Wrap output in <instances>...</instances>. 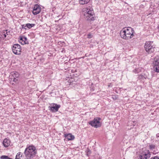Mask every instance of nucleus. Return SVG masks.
I'll list each match as a JSON object with an SVG mask.
<instances>
[{
    "label": "nucleus",
    "mask_w": 159,
    "mask_h": 159,
    "mask_svg": "<svg viewBox=\"0 0 159 159\" xmlns=\"http://www.w3.org/2000/svg\"><path fill=\"white\" fill-rule=\"evenodd\" d=\"M134 31L130 27H126L121 30L120 34L121 37L125 39H129L134 36Z\"/></svg>",
    "instance_id": "nucleus-1"
},
{
    "label": "nucleus",
    "mask_w": 159,
    "mask_h": 159,
    "mask_svg": "<svg viewBox=\"0 0 159 159\" xmlns=\"http://www.w3.org/2000/svg\"><path fill=\"white\" fill-rule=\"evenodd\" d=\"M84 16L85 19L88 21H91L94 20L95 17L93 8L89 7L84 9Z\"/></svg>",
    "instance_id": "nucleus-2"
},
{
    "label": "nucleus",
    "mask_w": 159,
    "mask_h": 159,
    "mask_svg": "<svg viewBox=\"0 0 159 159\" xmlns=\"http://www.w3.org/2000/svg\"><path fill=\"white\" fill-rule=\"evenodd\" d=\"M37 153L36 148L32 145L26 148L25 151V156L28 159H31L35 157Z\"/></svg>",
    "instance_id": "nucleus-3"
},
{
    "label": "nucleus",
    "mask_w": 159,
    "mask_h": 159,
    "mask_svg": "<svg viewBox=\"0 0 159 159\" xmlns=\"http://www.w3.org/2000/svg\"><path fill=\"white\" fill-rule=\"evenodd\" d=\"M144 49L149 53L153 52L155 51V46L153 44V42H146L144 45Z\"/></svg>",
    "instance_id": "nucleus-4"
},
{
    "label": "nucleus",
    "mask_w": 159,
    "mask_h": 159,
    "mask_svg": "<svg viewBox=\"0 0 159 159\" xmlns=\"http://www.w3.org/2000/svg\"><path fill=\"white\" fill-rule=\"evenodd\" d=\"M101 118L99 117H96L92 120L89 122V124L92 127L98 128L101 126V123L100 122Z\"/></svg>",
    "instance_id": "nucleus-5"
},
{
    "label": "nucleus",
    "mask_w": 159,
    "mask_h": 159,
    "mask_svg": "<svg viewBox=\"0 0 159 159\" xmlns=\"http://www.w3.org/2000/svg\"><path fill=\"white\" fill-rule=\"evenodd\" d=\"M12 50L13 52L15 54L17 55L20 54L21 50L20 45L18 44H15L13 46Z\"/></svg>",
    "instance_id": "nucleus-6"
},
{
    "label": "nucleus",
    "mask_w": 159,
    "mask_h": 159,
    "mask_svg": "<svg viewBox=\"0 0 159 159\" xmlns=\"http://www.w3.org/2000/svg\"><path fill=\"white\" fill-rule=\"evenodd\" d=\"M10 79H11V81H13L16 82L18 80L17 78L19 76V73L17 72H12L10 73Z\"/></svg>",
    "instance_id": "nucleus-7"
},
{
    "label": "nucleus",
    "mask_w": 159,
    "mask_h": 159,
    "mask_svg": "<svg viewBox=\"0 0 159 159\" xmlns=\"http://www.w3.org/2000/svg\"><path fill=\"white\" fill-rule=\"evenodd\" d=\"M51 105L52 107H50V109L51 111L52 112L57 111L59 108L61 107L60 105H58L54 103H52Z\"/></svg>",
    "instance_id": "nucleus-8"
},
{
    "label": "nucleus",
    "mask_w": 159,
    "mask_h": 159,
    "mask_svg": "<svg viewBox=\"0 0 159 159\" xmlns=\"http://www.w3.org/2000/svg\"><path fill=\"white\" fill-rule=\"evenodd\" d=\"M41 10V8L40 7L38 4H36L33 8L32 12L34 15H36L40 13Z\"/></svg>",
    "instance_id": "nucleus-9"
},
{
    "label": "nucleus",
    "mask_w": 159,
    "mask_h": 159,
    "mask_svg": "<svg viewBox=\"0 0 159 159\" xmlns=\"http://www.w3.org/2000/svg\"><path fill=\"white\" fill-rule=\"evenodd\" d=\"M150 157V153L148 152L147 153H142L141 155H139V158L137 159H148Z\"/></svg>",
    "instance_id": "nucleus-10"
},
{
    "label": "nucleus",
    "mask_w": 159,
    "mask_h": 159,
    "mask_svg": "<svg viewBox=\"0 0 159 159\" xmlns=\"http://www.w3.org/2000/svg\"><path fill=\"white\" fill-rule=\"evenodd\" d=\"M20 41H21L20 42V43L22 45L28 44V42L27 41V39L26 37L25 36L20 37Z\"/></svg>",
    "instance_id": "nucleus-11"
},
{
    "label": "nucleus",
    "mask_w": 159,
    "mask_h": 159,
    "mask_svg": "<svg viewBox=\"0 0 159 159\" xmlns=\"http://www.w3.org/2000/svg\"><path fill=\"white\" fill-rule=\"evenodd\" d=\"M10 140L7 138H6L3 140V144L5 147H7L10 145Z\"/></svg>",
    "instance_id": "nucleus-12"
},
{
    "label": "nucleus",
    "mask_w": 159,
    "mask_h": 159,
    "mask_svg": "<svg viewBox=\"0 0 159 159\" xmlns=\"http://www.w3.org/2000/svg\"><path fill=\"white\" fill-rule=\"evenodd\" d=\"M65 137L69 140H73L75 139L74 136L70 134H65Z\"/></svg>",
    "instance_id": "nucleus-13"
},
{
    "label": "nucleus",
    "mask_w": 159,
    "mask_h": 159,
    "mask_svg": "<svg viewBox=\"0 0 159 159\" xmlns=\"http://www.w3.org/2000/svg\"><path fill=\"white\" fill-rule=\"evenodd\" d=\"M158 64H159V56H157L154 58L153 64L154 66Z\"/></svg>",
    "instance_id": "nucleus-14"
},
{
    "label": "nucleus",
    "mask_w": 159,
    "mask_h": 159,
    "mask_svg": "<svg viewBox=\"0 0 159 159\" xmlns=\"http://www.w3.org/2000/svg\"><path fill=\"white\" fill-rule=\"evenodd\" d=\"M90 0H79V2L81 5H84L87 4Z\"/></svg>",
    "instance_id": "nucleus-15"
},
{
    "label": "nucleus",
    "mask_w": 159,
    "mask_h": 159,
    "mask_svg": "<svg viewBox=\"0 0 159 159\" xmlns=\"http://www.w3.org/2000/svg\"><path fill=\"white\" fill-rule=\"evenodd\" d=\"M35 25V24H34L27 23L25 24L26 28L29 29H31L32 27H34Z\"/></svg>",
    "instance_id": "nucleus-16"
},
{
    "label": "nucleus",
    "mask_w": 159,
    "mask_h": 159,
    "mask_svg": "<svg viewBox=\"0 0 159 159\" xmlns=\"http://www.w3.org/2000/svg\"><path fill=\"white\" fill-rule=\"evenodd\" d=\"M155 71L157 72H159V63L154 66Z\"/></svg>",
    "instance_id": "nucleus-17"
},
{
    "label": "nucleus",
    "mask_w": 159,
    "mask_h": 159,
    "mask_svg": "<svg viewBox=\"0 0 159 159\" xmlns=\"http://www.w3.org/2000/svg\"><path fill=\"white\" fill-rule=\"evenodd\" d=\"M155 146L153 144L150 145L149 146V148L153 150L155 149Z\"/></svg>",
    "instance_id": "nucleus-18"
},
{
    "label": "nucleus",
    "mask_w": 159,
    "mask_h": 159,
    "mask_svg": "<svg viewBox=\"0 0 159 159\" xmlns=\"http://www.w3.org/2000/svg\"><path fill=\"white\" fill-rule=\"evenodd\" d=\"M141 79H146L147 77V76L145 74H143V75H140Z\"/></svg>",
    "instance_id": "nucleus-19"
},
{
    "label": "nucleus",
    "mask_w": 159,
    "mask_h": 159,
    "mask_svg": "<svg viewBox=\"0 0 159 159\" xmlns=\"http://www.w3.org/2000/svg\"><path fill=\"white\" fill-rule=\"evenodd\" d=\"M8 156L2 155L1 156L0 158L1 159H8Z\"/></svg>",
    "instance_id": "nucleus-20"
},
{
    "label": "nucleus",
    "mask_w": 159,
    "mask_h": 159,
    "mask_svg": "<svg viewBox=\"0 0 159 159\" xmlns=\"http://www.w3.org/2000/svg\"><path fill=\"white\" fill-rule=\"evenodd\" d=\"M87 152V155L88 156L89 155H90L91 153V151L89 149H88L86 150Z\"/></svg>",
    "instance_id": "nucleus-21"
},
{
    "label": "nucleus",
    "mask_w": 159,
    "mask_h": 159,
    "mask_svg": "<svg viewBox=\"0 0 159 159\" xmlns=\"http://www.w3.org/2000/svg\"><path fill=\"white\" fill-rule=\"evenodd\" d=\"M21 29H24L25 30H27V28L25 26V24L21 25Z\"/></svg>",
    "instance_id": "nucleus-22"
},
{
    "label": "nucleus",
    "mask_w": 159,
    "mask_h": 159,
    "mask_svg": "<svg viewBox=\"0 0 159 159\" xmlns=\"http://www.w3.org/2000/svg\"><path fill=\"white\" fill-rule=\"evenodd\" d=\"M112 98L114 100H116L118 98V95H116L112 97Z\"/></svg>",
    "instance_id": "nucleus-23"
},
{
    "label": "nucleus",
    "mask_w": 159,
    "mask_h": 159,
    "mask_svg": "<svg viewBox=\"0 0 159 159\" xmlns=\"http://www.w3.org/2000/svg\"><path fill=\"white\" fill-rule=\"evenodd\" d=\"M93 37L92 35L90 34H89L87 35V38L89 39L92 38Z\"/></svg>",
    "instance_id": "nucleus-24"
},
{
    "label": "nucleus",
    "mask_w": 159,
    "mask_h": 159,
    "mask_svg": "<svg viewBox=\"0 0 159 159\" xmlns=\"http://www.w3.org/2000/svg\"><path fill=\"white\" fill-rule=\"evenodd\" d=\"M150 159H159V157L157 156L152 157Z\"/></svg>",
    "instance_id": "nucleus-25"
},
{
    "label": "nucleus",
    "mask_w": 159,
    "mask_h": 159,
    "mask_svg": "<svg viewBox=\"0 0 159 159\" xmlns=\"http://www.w3.org/2000/svg\"><path fill=\"white\" fill-rule=\"evenodd\" d=\"M16 155H17L18 157H19V158L22 157V155L21 154L20 152L18 153Z\"/></svg>",
    "instance_id": "nucleus-26"
},
{
    "label": "nucleus",
    "mask_w": 159,
    "mask_h": 159,
    "mask_svg": "<svg viewBox=\"0 0 159 159\" xmlns=\"http://www.w3.org/2000/svg\"><path fill=\"white\" fill-rule=\"evenodd\" d=\"M133 72H135V73H138V71H137V70L136 69L134 70H133Z\"/></svg>",
    "instance_id": "nucleus-27"
},
{
    "label": "nucleus",
    "mask_w": 159,
    "mask_h": 159,
    "mask_svg": "<svg viewBox=\"0 0 159 159\" xmlns=\"http://www.w3.org/2000/svg\"><path fill=\"white\" fill-rule=\"evenodd\" d=\"M15 159H19V157H18L17 155H16Z\"/></svg>",
    "instance_id": "nucleus-28"
},
{
    "label": "nucleus",
    "mask_w": 159,
    "mask_h": 159,
    "mask_svg": "<svg viewBox=\"0 0 159 159\" xmlns=\"http://www.w3.org/2000/svg\"><path fill=\"white\" fill-rule=\"evenodd\" d=\"M156 136L157 137H159V134H156Z\"/></svg>",
    "instance_id": "nucleus-29"
},
{
    "label": "nucleus",
    "mask_w": 159,
    "mask_h": 159,
    "mask_svg": "<svg viewBox=\"0 0 159 159\" xmlns=\"http://www.w3.org/2000/svg\"><path fill=\"white\" fill-rule=\"evenodd\" d=\"M4 38H6V37L7 35H6V34H4Z\"/></svg>",
    "instance_id": "nucleus-30"
},
{
    "label": "nucleus",
    "mask_w": 159,
    "mask_h": 159,
    "mask_svg": "<svg viewBox=\"0 0 159 159\" xmlns=\"http://www.w3.org/2000/svg\"><path fill=\"white\" fill-rule=\"evenodd\" d=\"M8 159H13L12 158H10L9 157H8Z\"/></svg>",
    "instance_id": "nucleus-31"
},
{
    "label": "nucleus",
    "mask_w": 159,
    "mask_h": 159,
    "mask_svg": "<svg viewBox=\"0 0 159 159\" xmlns=\"http://www.w3.org/2000/svg\"><path fill=\"white\" fill-rule=\"evenodd\" d=\"M6 33H7V34H7V32H6Z\"/></svg>",
    "instance_id": "nucleus-32"
},
{
    "label": "nucleus",
    "mask_w": 159,
    "mask_h": 159,
    "mask_svg": "<svg viewBox=\"0 0 159 159\" xmlns=\"http://www.w3.org/2000/svg\"><path fill=\"white\" fill-rule=\"evenodd\" d=\"M67 159H70V158H68Z\"/></svg>",
    "instance_id": "nucleus-33"
}]
</instances>
